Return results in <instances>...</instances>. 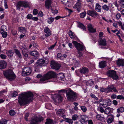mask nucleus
<instances>
[{
    "label": "nucleus",
    "mask_w": 124,
    "mask_h": 124,
    "mask_svg": "<svg viewBox=\"0 0 124 124\" xmlns=\"http://www.w3.org/2000/svg\"><path fill=\"white\" fill-rule=\"evenodd\" d=\"M33 96V94L31 92L23 93L18 97V102L21 106L25 105L32 101Z\"/></svg>",
    "instance_id": "f257e3e1"
},
{
    "label": "nucleus",
    "mask_w": 124,
    "mask_h": 124,
    "mask_svg": "<svg viewBox=\"0 0 124 124\" xmlns=\"http://www.w3.org/2000/svg\"><path fill=\"white\" fill-rule=\"evenodd\" d=\"M56 76V74L54 72L51 71L47 73L44 75L43 77L40 78L39 83H45L46 82V81L51 79L55 78Z\"/></svg>",
    "instance_id": "f03ea898"
},
{
    "label": "nucleus",
    "mask_w": 124,
    "mask_h": 124,
    "mask_svg": "<svg viewBox=\"0 0 124 124\" xmlns=\"http://www.w3.org/2000/svg\"><path fill=\"white\" fill-rule=\"evenodd\" d=\"M3 73L6 78L10 80H14L16 78V75L13 71L11 70H8L5 71H3Z\"/></svg>",
    "instance_id": "7ed1b4c3"
},
{
    "label": "nucleus",
    "mask_w": 124,
    "mask_h": 124,
    "mask_svg": "<svg viewBox=\"0 0 124 124\" xmlns=\"http://www.w3.org/2000/svg\"><path fill=\"white\" fill-rule=\"evenodd\" d=\"M68 90L66 94L68 99L72 101H76L77 98L76 94L70 88Z\"/></svg>",
    "instance_id": "20e7f679"
},
{
    "label": "nucleus",
    "mask_w": 124,
    "mask_h": 124,
    "mask_svg": "<svg viewBox=\"0 0 124 124\" xmlns=\"http://www.w3.org/2000/svg\"><path fill=\"white\" fill-rule=\"evenodd\" d=\"M43 119L42 117H32L30 120V124H39V123L43 120Z\"/></svg>",
    "instance_id": "39448f33"
},
{
    "label": "nucleus",
    "mask_w": 124,
    "mask_h": 124,
    "mask_svg": "<svg viewBox=\"0 0 124 124\" xmlns=\"http://www.w3.org/2000/svg\"><path fill=\"white\" fill-rule=\"evenodd\" d=\"M108 76L112 78L114 80H116L118 78V77L116 74L115 71L113 70H110L108 71L107 73Z\"/></svg>",
    "instance_id": "423d86ee"
},
{
    "label": "nucleus",
    "mask_w": 124,
    "mask_h": 124,
    "mask_svg": "<svg viewBox=\"0 0 124 124\" xmlns=\"http://www.w3.org/2000/svg\"><path fill=\"white\" fill-rule=\"evenodd\" d=\"M29 6V3L25 1H20L17 4L16 8L17 9L20 10L21 7H24L27 8Z\"/></svg>",
    "instance_id": "0eeeda50"
},
{
    "label": "nucleus",
    "mask_w": 124,
    "mask_h": 124,
    "mask_svg": "<svg viewBox=\"0 0 124 124\" xmlns=\"http://www.w3.org/2000/svg\"><path fill=\"white\" fill-rule=\"evenodd\" d=\"M48 60L47 59H40L37 61L36 62L37 66H43L46 65L48 63Z\"/></svg>",
    "instance_id": "6e6552de"
},
{
    "label": "nucleus",
    "mask_w": 124,
    "mask_h": 124,
    "mask_svg": "<svg viewBox=\"0 0 124 124\" xmlns=\"http://www.w3.org/2000/svg\"><path fill=\"white\" fill-rule=\"evenodd\" d=\"M31 72V70L30 67H26L23 69L22 74L23 76H26L29 75Z\"/></svg>",
    "instance_id": "1a4fd4ad"
},
{
    "label": "nucleus",
    "mask_w": 124,
    "mask_h": 124,
    "mask_svg": "<svg viewBox=\"0 0 124 124\" xmlns=\"http://www.w3.org/2000/svg\"><path fill=\"white\" fill-rule=\"evenodd\" d=\"M107 93L114 92L115 93L118 92L116 87L113 85H108L107 87Z\"/></svg>",
    "instance_id": "9d476101"
},
{
    "label": "nucleus",
    "mask_w": 124,
    "mask_h": 124,
    "mask_svg": "<svg viewBox=\"0 0 124 124\" xmlns=\"http://www.w3.org/2000/svg\"><path fill=\"white\" fill-rule=\"evenodd\" d=\"M72 43L78 51L82 50L84 49V47L83 46L76 41H73Z\"/></svg>",
    "instance_id": "9b49d317"
},
{
    "label": "nucleus",
    "mask_w": 124,
    "mask_h": 124,
    "mask_svg": "<svg viewBox=\"0 0 124 124\" xmlns=\"http://www.w3.org/2000/svg\"><path fill=\"white\" fill-rule=\"evenodd\" d=\"M51 66L52 69L57 70H58L60 67V65L58 63L54 61H52L51 62Z\"/></svg>",
    "instance_id": "f8f14e48"
},
{
    "label": "nucleus",
    "mask_w": 124,
    "mask_h": 124,
    "mask_svg": "<svg viewBox=\"0 0 124 124\" xmlns=\"http://www.w3.org/2000/svg\"><path fill=\"white\" fill-rule=\"evenodd\" d=\"M81 6V1L80 0H77L76 3L73 7L74 8H77V10L78 11H80V9Z\"/></svg>",
    "instance_id": "ddd939ff"
},
{
    "label": "nucleus",
    "mask_w": 124,
    "mask_h": 124,
    "mask_svg": "<svg viewBox=\"0 0 124 124\" xmlns=\"http://www.w3.org/2000/svg\"><path fill=\"white\" fill-rule=\"evenodd\" d=\"M88 120V118L87 116L83 115L81 117V118L80 121L82 124H86L87 123V121Z\"/></svg>",
    "instance_id": "4468645a"
},
{
    "label": "nucleus",
    "mask_w": 124,
    "mask_h": 124,
    "mask_svg": "<svg viewBox=\"0 0 124 124\" xmlns=\"http://www.w3.org/2000/svg\"><path fill=\"white\" fill-rule=\"evenodd\" d=\"M52 0H46L45 2V6L46 8L49 9L50 7H51V4Z\"/></svg>",
    "instance_id": "2eb2a0df"
},
{
    "label": "nucleus",
    "mask_w": 124,
    "mask_h": 124,
    "mask_svg": "<svg viewBox=\"0 0 124 124\" xmlns=\"http://www.w3.org/2000/svg\"><path fill=\"white\" fill-rule=\"evenodd\" d=\"M7 65V64L5 61H0V69H5Z\"/></svg>",
    "instance_id": "dca6fc26"
},
{
    "label": "nucleus",
    "mask_w": 124,
    "mask_h": 124,
    "mask_svg": "<svg viewBox=\"0 0 124 124\" xmlns=\"http://www.w3.org/2000/svg\"><path fill=\"white\" fill-rule=\"evenodd\" d=\"M54 101L56 103H60L62 101V98L61 95H58L56 96L55 98L54 99Z\"/></svg>",
    "instance_id": "f3484780"
},
{
    "label": "nucleus",
    "mask_w": 124,
    "mask_h": 124,
    "mask_svg": "<svg viewBox=\"0 0 124 124\" xmlns=\"http://www.w3.org/2000/svg\"><path fill=\"white\" fill-rule=\"evenodd\" d=\"M116 64L117 66L118 67L123 66H124V59H118L116 61Z\"/></svg>",
    "instance_id": "a211bd4d"
},
{
    "label": "nucleus",
    "mask_w": 124,
    "mask_h": 124,
    "mask_svg": "<svg viewBox=\"0 0 124 124\" xmlns=\"http://www.w3.org/2000/svg\"><path fill=\"white\" fill-rule=\"evenodd\" d=\"M80 72L81 73L84 74L87 73L89 71V70L87 68L85 67H83L80 69Z\"/></svg>",
    "instance_id": "6ab92c4d"
},
{
    "label": "nucleus",
    "mask_w": 124,
    "mask_h": 124,
    "mask_svg": "<svg viewBox=\"0 0 124 124\" xmlns=\"http://www.w3.org/2000/svg\"><path fill=\"white\" fill-rule=\"evenodd\" d=\"M106 41L104 39H101L98 41L99 45L102 46H105L106 45Z\"/></svg>",
    "instance_id": "aec40b11"
},
{
    "label": "nucleus",
    "mask_w": 124,
    "mask_h": 124,
    "mask_svg": "<svg viewBox=\"0 0 124 124\" xmlns=\"http://www.w3.org/2000/svg\"><path fill=\"white\" fill-rule=\"evenodd\" d=\"M44 32L46 33L45 35L46 37L49 36L51 35V31L47 27L45 28Z\"/></svg>",
    "instance_id": "412c9836"
},
{
    "label": "nucleus",
    "mask_w": 124,
    "mask_h": 124,
    "mask_svg": "<svg viewBox=\"0 0 124 124\" xmlns=\"http://www.w3.org/2000/svg\"><path fill=\"white\" fill-rule=\"evenodd\" d=\"M88 31L91 33H93L96 31L95 29H94L92 25L90 24H89L88 25Z\"/></svg>",
    "instance_id": "4be33fe9"
},
{
    "label": "nucleus",
    "mask_w": 124,
    "mask_h": 124,
    "mask_svg": "<svg viewBox=\"0 0 124 124\" xmlns=\"http://www.w3.org/2000/svg\"><path fill=\"white\" fill-rule=\"evenodd\" d=\"M29 54L31 55L37 57L39 56V53L36 51H34L30 52Z\"/></svg>",
    "instance_id": "5701e85b"
},
{
    "label": "nucleus",
    "mask_w": 124,
    "mask_h": 124,
    "mask_svg": "<svg viewBox=\"0 0 124 124\" xmlns=\"http://www.w3.org/2000/svg\"><path fill=\"white\" fill-rule=\"evenodd\" d=\"M57 78L62 81H64L65 79L64 74L63 73H60L58 75Z\"/></svg>",
    "instance_id": "b1692460"
},
{
    "label": "nucleus",
    "mask_w": 124,
    "mask_h": 124,
    "mask_svg": "<svg viewBox=\"0 0 124 124\" xmlns=\"http://www.w3.org/2000/svg\"><path fill=\"white\" fill-rule=\"evenodd\" d=\"M107 100L106 99H103L102 103L100 104V105L101 107L102 106L104 108H105L107 106Z\"/></svg>",
    "instance_id": "393cba45"
},
{
    "label": "nucleus",
    "mask_w": 124,
    "mask_h": 124,
    "mask_svg": "<svg viewBox=\"0 0 124 124\" xmlns=\"http://www.w3.org/2000/svg\"><path fill=\"white\" fill-rule=\"evenodd\" d=\"M106 66V62L105 61H102L99 63V66L101 68H104Z\"/></svg>",
    "instance_id": "a878e982"
},
{
    "label": "nucleus",
    "mask_w": 124,
    "mask_h": 124,
    "mask_svg": "<svg viewBox=\"0 0 124 124\" xmlns=\"http://www.w3.org/2000/svg\"><path fill=\"white\" fill-rule=\"evenodd\" d=\"M108 116H110V117L107 120L108 123V124L112 123L114 120V116L113 115H109Z\"/></svg>",
    "instance_id": "bb28decb"
},
{
    "label": "nucleus",
    "mask_w": 124,
    "mask_h": 124,
    "mask_svg": "<svg viewBox=\"0 0 124 124\" xmlns=\"http://www.w3.org/2000/svg\"><path fill=\"white\" fill-rule=\"evenodd\" d=\"M65 113L64 110L62 109H59L56 112V114L58 116H61L62 114H64Z\"/></svg>",
    "instance_id": "cd10ccee"
},
{
    "label": "nucleus",
    "mask_w": 124,
    "mask_h": 124,
    "mask_svg": "<svg viewBox=\"0 0 124 124\" xmlns=\"http://www.w3.org/2000/svg\"><path fill=\"white\" fill-rule=\"evenodd\" d=\"M112 108L109 107H108L106 108L104 110L105 113L107 115H108L109 114L111 113L112 112Z\"/></svg>",
    "instance_id": "c85d7f7f"
},
{
    "label": "nucleus",
    "mask_w": 124,
    "mask_h": 124,
    "mask_svg": "<svg viewBox=\"0 0 124 124\" xmlns=\"http://www.w3.org/2000/svg\"><path fill=\"white\" fill-rule=\"evenodd\" d=\"M61 1L63 4L67 6H69L70 5L69 0H61Z\"/></svg>",
    "instance_id": "c756f323"
},
{
    "label": "nucleus",
    "mask_w": 124,
    "mask_h": 124,
    "mask_svg": "<svg viewBox=\"0 0 124 124\" xmlns=\"http://www.w3.org/2000/svg\"><path fill=\"white\" fill-rule=\"evenodd\" d=\"M78 26L81 29H82L83 31H86V28L82 23H79L78 25Z\"/></svg>",
    "instance_id": "7c9ffc66"
},
{
    "label": "nucleus",
    "mask_w": 124,
    "mask_h": 124,
    "mask_svg": "<svg viewBox=\"0 0 124 124\" xmlns=\"http://www.w3.org/2000/svg\"><path fill=\"white\" fill-rule=\"evenodd\" d=\"M14 52L20 58H22V56L19 51L17 49H14Z\"/></svg>",
    "instance_id": "2f4dec72"
},
{
    "label": "nucleus",
    "mask_w": 124,
    "mask_h": 124,
    "mask_svg": "<svg viewBox=\"0 0 124 124\" xmlns=\"http://www.w3.org/2000/svg\"><path fill=\"white\" fill-rule=\"evenodd\" d=\"M101 9V7L99 4L98 3H96L95 7V10L96 11L98 12H100Z\"/></svg>",
    "instance_id": "473e14b6"
},
{
    "label": "nucleus",
    "mask_w": 124,
    "mask_h": 124,
    "mask_svg": "<svg viewBox=\"0 0 124 124\" xmlns=\"http://www.w3.org/2000/svg\"><path fill=\"white\" fill-rule=\"evenodd\" d=\"M96 118L98 120H101L102 121H104V117L101 116V115L98 114L96 115Z\"/></svg>",
    "instance_id": "72a5a7b5"
},
{
    "label": "nucleus",
    "mask_w": 124,
    "mask_h": 124,
    "mask_svg": "<svg viewBox=\"0 0 124 124\" xmlns=\"http://www.w3.org/2000/svg\"><path fill=\"white\" fill-rule=\"evenodd\" d=\"M7 30V29L5 26L4 25L2 26L1 28V33L2 34L4 32H5Z\"/></svg>",
    "instance_id": "f704fd0d"
},
{
    "label": "nucleus",
    "mask_w": 124,
    "mask_h": 124,
    "mask_svg": "<svg viewBox=\"0 0 124 124\" xmlns=\"http://www.w3.org/2000/svg\"><path fill=\"white\" fill-rule=\"evenodd\" d=\"M93 81L92 80L88 81L86 82V85H88L91 86L93 84Z\"/></svg>",
    "instance_id": "c9c22d12"
},
{
    "label": "nucleus",
    "mask_w": 124,
    "mask_h": 124,
    "mask_svg": "<svg viewBox=\"0 0 124 124\" xmlns=\"http://www.w3.org/2000/svg\"><path fill=\"white\" fill-rule=\"evenodd\" d=\"M54 20V18L52 17H49L47 19V22L49 24H51L53 22Z\"/></svg>",
    "instance_id": "e433bc0d"
},
{
    "label": "nucleus",
    "mask_w": 124,
    "mask_h": 124,
    "mask_svg": "<svg viewBox=\"0 0 124 124\" xmlns=\"http://www.w3.org/2000/svg\"><path fill=\"white\" fill-rule=\"evenodd\" d=\"M118 25L121 27V29L123 30H124V23L122 24V23L120 21H119L118 22Z\"/></svg>",
    "instance_id": "4c0bfd02"
},
{
    "label": "nucleus",
    "mask_w": 124,
    "mask_h": 124,
    "mask_svg": "<svg viewBox=\"0 0 124 124\" xmlns=\"http://www.w3.org/2000/svg\"><path fill=\"white\" fill-rule=\"evenodd\" d=\"M124 111V108L121 107L117 109V112L118 113H122Z\"/></svg>",
    "instance_id": "58836bf2"
},
{
    "label": "nucleus",
    "mask_w": 124,
    "mask_h": 124,
    "mask_svg": "<svg viewBox=\"0 0 124 124\" xmlns=\"http://www.w3.org/2000/svg\"><path fill=\"white\" fill-rule=\"evenodd\" d=\"M103 9L106 11H108L109 9V7L106 5H104L102 6Z\"/></svg>",
    "instance_id": "ea45409f"
},
{
    "label": "nucleus",
    "mask_w": 124,
    "mask_h": 124,
    "mask_svg": "<svg viewBox=\"0 0 124 124\" xmlns=\"http://www.w3.org/2000/svg\"><path fill=\"white\" fill-rule=\"evenodd\" d=\"M8 56H13V52L12 51H9L6 52Z\"/></svg>",
    "instance_id": "a19ab883"
},
{
    "label": "nucleus",
    "mask_w": 124,
    "mask_h": 124,
    "mask_svg": "<svg viewBox=\"0 0 124 124\" xmlns=\"http://www.w3.org/2000/svg\"><path fill=\"white\" fill-rule=\"evenodd\" d=\"M65 120L66 122L68 123L69 124H72L73 123L72 120L68 118H66Z\"/></svg>",
    "instance_id": "79ce46f5"
},
{
    "label": "nucleus",
    "mask_w": 124,
    "mask_h": 124,
    "mask_svg": "<svg viewBox=\"0 0 124 124\" xmlns=\"http://www.w3.org/2000/svg\"><path fill=\"white\" fill-rule=\"evenodd\" d=\"M69 33L70 37L71 39H73L74 38V35L73 34L72 32L70 30L69 31Z\"/></svg>",
    "instance_id": "37998d69"
},
{
    "label": "nucleus",
    "mask_w": 124,
    "mask_h": 124,
    "mask_svg": "<svg viewBox=\"0 0 124 124\" xmlns=\"http://www.w3.org/2000/svg\"><path fill=\"white\" fill-rule=\"evenodd\" d=\"M99 16L98 14L95 11H94L93 15L92 16V17L95 18Z\"/></svg>",
    "instance_id": "c03bdc74"
},
{
    "label": "nucleus",
    "mask_w": 124,
    "mask_h": 124,
    "mask_svg": "<svg viewBox=\"0 0 124 124\" xmlns=\"http://www.w3.org/2000/svg\"><path fill=\"white\" fill-rule=\"evenodd\" d=\"M53 121L50 119H47L45 124H52Z\"/></svg>",
    "instance_id": "a18cd8bd"
},
{
    "label": "nucleus",
    "mask_w": 124,
    "mask_h": 124,
    "mask_svg": "<svg viewBox=\"0 0 124 124\" xmlns=\"http://www.w3.org/2000/svg\"><path fill=\"white\" fill-rule=\"evenodd\" d=\"M9 113L10 115L11 116H13L15 115L16 114V113L14 110H12L9 111Z\"/></svg>",
    "instance_id": "49530a36"
},
{
    "label": "nucleus",
    "mask_w": 124,
    "mask_h": 124,
    "mask_svg": "<svg viewBox=\"0 0 124 124\" xmlns=\"http://www.w3.org/2000/svg\"><path fill=\"white\" fill-rule=\"evenodd\" d=\"M93 12L94 11L90 10H88L87 11V14L88 15L91 16H92L93 15Z\"/></svg>",
    "instance_id": "de8ad7c7"
},
{
    "label": "nucleus",
    "mask_w": 124,
    "mask_h": 124,
    "mask_svg": "<svg viewBox=\"0 0 124 124\" xmlns=\"http://www.w3.org/2000/svg\"><path fill=\"white\" fill-rule=\"evenodd\" d=\"M78 116L77 115H74L72 117V119L74 120H76L78 118Z\"/></svg>",
    "instance_id": "09e8293b"
},
{
    "label": "nucleus",
    "mask_w": 124,
    "mask_h": 124,
    "mask_svg": "<svg viewBox=\"0 0 124 124\" xmlns=\"http://www.w3.org/2000/svg\"><path fill=\"white\" fill-rule=\"evenodd\" d=\"M86 13L85 12H84L80 14V17L81 18H84L85 16Z\"/></svg>",
    "instance_id": "8fccbe9b"
},
{
    "label": "nucleus",
    "mask_w": 124,
    "mask_h": 124,
    "mask_svg": "<svg viewBox=\"0 0 124 124\" xmlns=\"http://www.w3.org/2000/svg\"><path fill=\"white\" fill-rule=\"evenodd\" d=\"M100 91L102 92H105L107 93V87L106 88H101L100 89Z\"/></svg>",
    "instance_id": "3c124183"
},
{
    "label": "nucleus",
    "mask_w": 124,
    "mask_h": 124,
    "mask_svg": "<svg viewBox=\"0 0 124 124\" xmlns=\"http://www.w3.org/2000/svg\"><path fill=\"white\" fill-rule=\"evenodd\" d=\"M81 109L84 112H85L86 111L87 108L85 106H81Z\"/></svg>",
    "instance_id": "603ef678"
},
{
    "label": "nucleus",
    "mask_w": 124,
    "mask_h": 124,
    "mask_svg": "<svg viewBox=\"0 0 124 124\" xmlns=\"http://www.w3.org/2000/svg\"><path fill=\"white\" fill-rule=\"evenodd\" d=\"M90 96L92 98H94L96 100H98V99L93 94L91 93L90 94Z\"/></svg>",
    "instance_id": "864d4df0"
},
{
    "label": "nucleus",
    "mask_w": 124,
    "mask_h": 124,
    "mask_svg": "<svg viewBox=\"0 0 124 124\" xmlns=\"http://www.w3.org/2000/svg\"><path fill=\"white\" fill-rule=\"evenodd\" d=\"M69 89L70 88H66L65 89H62L60 90L59 91L60 92H62L64 93H66L67 94V90L68 91V90H69Z\"/></svg>",
    "instance_id": "5fc2aeb1"
},
{
    "label": "nucleus",
    "mask_w": 124,
    "mask_h": 124,
    "mask_svg": "<svg viewBox=\"0 0 124 124\" xmlns=\"http://www.w3.org/2000/svg\"><path fill=\"white\" fill-rule=\"evenodd\" d=\"M7 122L6 120H3L0 121V124H7Z\"/></svg>",
    "instance_id": "6e6d98bb"
},
{
    "label": "nucleus",
    "mask_w": 124,
    "mask_h": 124,
    "mask_svg": "<svg viewBox=\"0 0 124 124\" xmlns=\"http://www.w3.org/2000/svg\"><path fill=\"white\" fill-rule=\"evenodd\" d=\"M117 99H124V97L121 95H118L117 96Z\"/></svg>",
    "instance_id": "4d7b16f0"
},
{
    "label": "nucleus",
    "mask_w": 124,
    "mask_h": 124,
    "mask_svg": "<svg viewBox=\"0 0 124 124\" xmlns=\"http://www.w3.org/2000/svg\"><path fill=\"white\" fill-rule=\"evenodd\" d=\"M1 58L3 59H5L6 58L7 56L4 54H1L0 55Z\"/></svg>",
    "instance_id": "13d9d810"
},
{
    "label": "nucleus",
    "mask_w": 124,
    "mask_h": 124,
    "mask_svg": "<svg viewBox=\"0 0 124 124\" xmlns=\"http://www.w3.org/2000/svg\"><path fill=\"white\" fill-rule=\"evenodd\" d=\"M29 115V112H27V113L25 114L24 118L25 119L26 121H28V119L27 118V117H28Z\"/></svg>",
    "instance_id": "bf43d9fd"
},
{
    "label": "nucleus",
    "mask_w": 124,
    "mask_h": 124,
    "mask_svg": "<svg viewBox=\"0 0 124 124\" xmlns=\"http://www.w3.org/2000/svg\"><path fill=\"white\" fill-rule=\"evenodd\" d=\"M78 58H81L83 54L80 51H78Z\"/></svg>",
    "instance_id": "052dcab7"
},
{
    "label": "nucleus",
    "mask_w": 124,
    "mask_h": 124,
    "mask_svg": "<svg viewBox=\"0 0 124 124\" xmlns=\"http://www.w3.org/2000/svg\"><path fill=\"white\" fill-rule=\"evenodd\" d=\"M52 12L54 14H55L58 13V10L56 9H55L54 10L52 8H51Z\"/></svg>",
    "instance_id": "680f3d73"
},
{
    "label": "nucleus",
    "mask_w": 124,
    "mask_h": 124,
    "mask_svg": "<svg viewBox=\"0 0 124 124\" xmlns=\"http://www.w3.org/2000/svg\"><path fill=\"white\" fill-rule=\"evenodd\" d=\"M120 4L122 7L124 8V0H121L120 2Z\"/></svg>",
    "instance_id": "e2e57ef3"
},
{
    "label": "nucleus",
    "mask_w": 124,
    "mask_h": 124,
    "mask_svg": "<svg viewBox=\"0 0 124 124\" xmlns=\"http://www.w3.org/2000/svg\"><path fill=\"white\" fill-rule=\"evenodd\" d=\"M32 15L31 14H29L27 15L26 18L27 19H31L32 18Z\"/></svg>",
    "instance_id": "0e129e2a"
},
{
    "label": "nucleus",
    "mask_w": 124,
    "mask_h": 124,
    "mask_svg": "<svg viewBox=\"0 0 124 124\" xmlns=\"http://www.w3.org/2000/svg\"><path fill=\"white\" fill-rule=\"evenodd\" d=\"M17 95V93L16 91H14L12 94V96L14 97H16Z\"/></svg>",
    "instance_id": "69168bd1"
},
{
    "label": "nucleus",
    "mask_w": 124,
    "mask_h": 124,
    "mask_svg": "<svg viewBox=\"0 0 124 124\" xmlns=\"http://www.w3.org/2000/svg\"><path fill=\"white\" fill-rule=\"evenodd\" d=\"M2 34V37L4 38H6L7 37V33L6 32H4Z\"/></svg>",
    "instance_id": "338daca9"
},
{
    "label": "nucleus",
    "mask_w": 124,
    "mask_h": 124,
    "mask_svg": "<svg viewBox=\"0 0 124 124\" xmlns=\"http://www.w3.org/2000/svg\"><path fill=\"white\" fill-rule=\"evenodd\" d=\"M22 54H24V53H25V52L26 53L28 52L27 51V49L25 48H22Z\"/></svg>",
    "instance_id": "774afa93"
}]
</instances>
